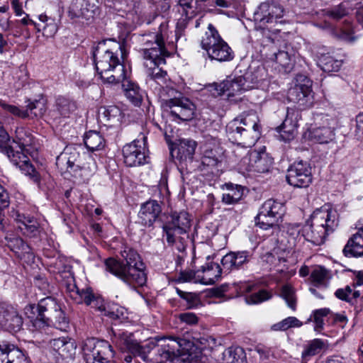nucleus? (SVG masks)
<instances>
[{
    "mask_svg": "<svg viewBox=\"0 0 363 363\" xmlns=\"http://www.w3.org/2000/svg\"><path fill=\"white\" fill-rule=\"evenodd\" d=\"M123 262L110 257L105 260L106 270L133 287L143 286L147 281L144 264L138 253L125 247L121 252Z\"/></svg>",
    "mask_w": 363,
    "mask_h": 363,
    "instance_id": "1",
    "label": "nucleus"
},
{
    "mask_svg": "<svg viewBox=\"0 0 363 363\" xmlns=\"http://www.w3.org/2000/svg\"><path fill=\"white\" fill-rule=\"evenodd\" d=\"M161 342L162 343L157 351L162 361L172 362L175 358L181 357L183 361L193 363L199 359L201 350L206 347L208 339L202 337H194V340H191L189 336H186L163 338Z\"/></svg>",
    "mask_w": 363,
    "mask_h": 363,
    "instance_id": "2",
    "label": "nucleus"
},
{
    "mask_svg": "<svg viewBox=\"0 0 363 363\" xmlns=\"http://www.w3.org/2000/svg\"><path fill=\"white\" fill-rule=\"evenodd\" d=\"M115 43L114 48H107L106 43H99L94 48L93 57L99 75L105 83L118 84L124 78V65L118 57L121 45Z\"/></svg>",
    "mask_w": 363,
    "mask_h": 363,
    "instance_id": "3",
    "label": "nucleus"
},
{
    "mask_svg": "<svg viewBox=\"0 0 363 363\" xmlns=\"http://www.w3.org/2000/svg\"><path fill=\"white\" fill-rule=\"evenodd\" d=\"M258 116L255 111L243 113L226 126L230 140L246 147L254 145L261 135Z\"/></svg>",
    "mask_w": 363,
    "mask_h": 363,
    "instance_id": "4",
    "label": "nucleus"
},
{
    "mask_svg": "<svg viewBox=\"0 0 363 363\" xmlns=\"http://www.w3.org/2000/svg\"><path fill=\"white\" fill-rule=\"evenodd\" d=\"M168 25L166 21H162L156 33L143 35L140 42L144 48L141 49L145 59L150 60L151 63L165 64V57L169 55L165 48V42L172 43L169 40Z\"/></svg>",
    "mask_w": 363,
    "mask_h": 363,
    "instance_id": "5",
    "label": "nucleus"
},
{
    "mask_svg": "<svg viewBox=\"0 0 363 363\" xmlns=\"http://www.w3.org/2000/svg\"><path fill=\"white\" fill-rule=\"evenodd\" d=\"M56 165L62 172L83 171L86 175L94 174L96 169L94 159L84 152L81 155L78 147L74 145L65 147L57 157Z\"/></svg>",
    "mask_w": 363,
    "mask_h": 363,
    "instance_id": "6",
    "label": "nucleus"
},
{
    "mask_svg": "<svg viewBox=\"0 0 363 363\" xmlns=\"http://www.w3.org/2000/svg\"><path fill=\"white\" fill-rule=\"evenodd\" d=\"M201 45L211 60L220 62H229L234 58V52L221 38L216 28L209 23L202 37Z\"/></svg>",
    "mask_w": 363,
    "mask_h": 363,
    "instance_id": "7",
    "label": "nucleus"
},
{
    "mask_svg": "<svg viewBox=\"0 0 363 363\" xmlns=\"http://www.w3.org/2000/svg\"><path fill=\"white\" fill-rule=\"evenodd\" d=\"M83 350L86 363H115V351L106 340L87 339Z\"/></svg>",
    "mask_w": 363,
    "mask_h": 363,
    "instance_id": "8",
    "label": "nucleus"
},
{
    "mask_svg": "<svg viewBox=\"0 0 363 363\" xmlns=\"http://www.w3.org/2000/svg\"><path fill=\"white\" fill-rule=\"evenodd\" d=\"M233 153L238 160L240 159V162L246 163L248 161V164L245 168L248 172H267L273 163V159L264 151L250 152L246 148L238 146Z\"/></svg>",
    "mask_w": 363,
    "mask_h": 363,
    "instance_id": "9",
    "label": "nucleus"
},
{
    "mask_svg": "<svg viewBox=\"0 0 363 363\" xmlns=\"http://www.w3.org/2000/svg\"><path fill=\"white\" fill-rule=\"evenodd\" d=\"M169 95L172 96L162 102L163 107L170 112V114L182 121H189L193 118L195 113V105L182 93L177 92L173 89L169 91Z\"/></svg>",
    "mask_w": 363,
    "mask_h": 363,
    "instance_id": "10",
    "label": "nucleus"
},
{
    "mask_svg": "<svg viewBox=\"0 0 363 363\" xmlns=\"http://www.w3.org/2000/svg\"><path fill=\"white\" fill-rule=\"evenodd\" d=\"M284 9L274 2H262L254 12L255 28L264 30L268 24L282 23L280 20L284 16Z\"/></svg>",
    "mask_w": 363,
    "mask_h": 363,
    "instance_id": "11",
    "label": "nucleus"
},
{
    "mask_svg": "<svg viewBox=\"0 0 363 363\" xmlns=\"http://www.w3.org/2000/svg\"><path fill=\"white\" fill-rule=\"evenodd\" d=\"M284 215V206L272 199L266 201L255 217V224L262 229L269 228L277 230L278 222Z\"/></svg>",
    "mask_w": 363,
    "mask_h": 363,
    "instance_id": "12",
    "label": "nucleus"
},
{
    "mask_svg": "<svg viewBox=\"0 0 363 363\" xmlns=\"http://www.w3.org/2000/svg\"><path fill=\"white\" fill-rule=\"evenodd\" d=\"M147 134L140 133L132 143L123 147L125 164L128 167H135L147 162Z\"/></svg>",
    "mask_w": 363,
    "mask_h": 363,
    "instance_id": "13",
    "label": "nucleus"
},
{
    "mask_svg": "<svg viewBox=\"0 0 363 363\" xmlns=\"http://www.w3.org/2000/svg\"><path fill=\"white\" fill-rule=\"evenodd\" d=\"M311 86L310 79L303 75L298 76L296 84L288 91V99L303 108L311 107L313 99Z\"/></svg>",
    "mask_w": 363,
    "mask_h": 363,
    "instance_id": "14",
    "label": "nucleus"
},
{
    "mask_svg": "<svg viewBox=\"0 0 363 363\" xmlns=\"http://www.w3.org/2000/svg\"><path fill=\"white\" fill-rule=\"evenodd\" d=\"M286 181L294 187H308L312 182L311 167L303 160L294 162L287 170Z\"/></svg>",
    "mask_w": 363,
    "mask_h": 363,
    "instance_id": "15",
    "label": "nucleus"
},
{
    "mask_svg": "<svg viewBox=\"0 0 363 363\" xmlns=\"http://www.w3.org/2000/svg\"><path fill=\"white\" fill-rule=\"evenodd\" d=\"M309 221L315 228L325 230L328 235L333 233L338 225L336 211L326 208L314 211Z\"/></svg>",
    "mask_w": 363,
    "mask_h": 363,
    "instance_id": "16",
    "label": "nucleus"
},
{
    "mask_svg": "<svg viewBox=\"0 0 363 363\" xmlns=\"http://www.w3.org/2000/svg\"><path fill=\"white\" fill-rule=\"evenodd\" d=\"M23 318L11 305L0 303V325L11 333H16L23 327Z\"/></svg>",
    "mask_w": 363,
    "mask_h": 363,
    "instance_id": "17",
    "label": "nucleus"
},
{
    "mask_svg": "<svg viewBox=\"0 0 363 363\" xmlns=\"http://www.w3.org/2000/svg\"><path fill=\"white\" fill-rule=\"evenodd\" d=\"M67 290L70 293L72 298H77V297H74V295L79 296V303L84 302L87 306H91L99 311H105L103 298L100 296L95 294L91 287L80 289L74 284H69L67 285Z\"/></svg>",
    "mask_w": 363,
    "mask_h": 363,
    "instance_id": "18",
    "label": "nucleus"
},
{
    "mask_svg": "<svg viewBox=\"0 0 363 363\" xmlns=\"http://www.w3.org/2000/svg\"><path fill=\"white\" fill-rule=\"evenodd\" d=\"M0 106L14 116L21 118L30 117H41L45 112V106L43 101L35 100L28 101L26 110H21L18 107L9 105L0 100Z\"/></svg>",
    "mask_w": 363,
    "mask_h": 363,
    "instance_id": "19",
    "label": "nucleus"
},
{
    "mask_svg": "<svg viewBox=\"0 0 363 363\" xmlns=\"http://www.w3.org/2000/svg\"><path fill=\"white\" fill-rule=\"evenodd\" d=\"M162 213V207L156 200H149L143 203L138 212V223L145 227H151L158 220Z\"/></svg>",
    "mask_w": 363,
    "mask_h": 363,
    "instance_id": "20",
    "label": "nucleus"
},
{
    "mask_svg": "<svg viewBox=\"0 0 363 363\" xmlns=\"http://www.w3.org/2000/svg\"><path fill=\"white\" fill-rule=\"evenodd\" d=\"M96 6L89 0H72L68 9L71 18H82L89 21L94 18Z\"/></svg>",
    "mask_w": 363,
    "mask_h": 363,
    "instance_id": "21",
    "label": "nucleus"
},
{
    "mask_svg": "<svg viewBox=\"0 0 363 363\" xmlns=\"http://www.w3.org/2000/svg\"><path fill=\"white\" fill-rule=\"evenodd\" d=\"M298 111L293 108H287L286 118L282 124L277 128L281 138L284 141L292 140L296 134L298 128Z\"/></svg>",
    "mask_w": 363,
    "mask_h": 363,
    "instance_id": "22",
    "label": "nucleus"
},
{
    "mask_svg": "<svg viewBox=\"0 0 363 363\" xmlns=\"http://www.w3.org/2000/svg\"><path fill=\"white\" fill-rule=\"evenodd\" d=\"M0 363H28L23 352L13 344L0 342Z\"/></svg>",
    "mask_w": 363,
    "mask_h": 363,
    "instance_id": "23",
    "label": "nucleus"
},
{
    "mask_svg": "<svg viewBox=\"0 0 363 363\" xmlns=\"http://www.w3.org/2000/svg\"><path fill=\"white\" fill-rule=\"evenodd\" d=\"M330 125L331 120L327 117H323L321 123L311 130V138L321 144L333 141L335 138V130Z\"/></svg>",
    "mask_w": 363,
    "mask_h": 363,
    "instance_id": "24",
    "label": "nucleus"
},
{
    "mask_svg": "<svg viewBox=\"0 0 363 363\" xmlns=\"http://www.w3.org/2000/svg\"><path fill=\"white\" fill-rule=\"evenodd\" d=\"M197 143L192 139H180L174 148H171V154L180 162H192Z\"/></svg>",
    "mask_w": 363,
    "mask_h": 363,
    "instance_id": "25",
    "label": "nucleus"
},
{
    "mask_svg": "<svg viewBox=\"0 0 363 363\" xmlns=\"http://www.w3.org/2000/svg\"><path fill=\"white\" fill-rule=\"evenodd\" d=\"M170 220L164 224L167 225L169 236L172 235V230H177L178 233L188 232L191 226V218L186 211L174 212L170 216Z\"/></svg>",
    "mask_w": 363,
    "mask_h": 363,
    "instance_id": "26",
    "label": "nucleus"
},
{
    "mask_svg": "<svg viewBox=\"0 0 363 363\" xmlns=\"http://www.w3.org/2000/svg\"><path fill=\"white\" fill-rule=\"evenodd\" d=\"M120 82L122 83V88L127 99L135 106H140L143 100L144 91L139 85L128 79L125 73L124 78Z\"/></svg>",
    "mask_w": 363,
    "mask_h": 363,
    "instance_id": "27",
    "label": "nucleus"
},
{
    "mask_svg": "<svg viewBox=\"0 0 363 363\" xmlns=\"http://www.w3.org/2000/svg\"><path fill=\"white\" fill-rule=\"evenodd\" d=\"M342 252L347 257L363 256V225L348 240Z\"/></svg>",
    "mask_w": 363,
    "mask_h": 363,
    "instance_id": "28",
    "label": "nucleus"
},
{
    "mask_svg": "<svg viewBox=\"0 0 363 363\" xmlns=\"http://www.w3.org/2000/svg\"><path fill=\"white\" fill-rule=\"evenodd\" d=\"M250 257V253L247 251L230 252L223 256L221 264L223 269L227 271L238 269L249 262Z\"/></svg>",
    "mask_w": 363,
    "mask_h": 363,
    "instance_id": "29",
    "label": "nucleus"
},
{
    "mask_svg": "<svg viewBox=\"0 0 363 363\" xmlns=\"http://www.w3.org/2000/svg\"><path fill=\"white\" fill-rule=\"evenodd\" d=\"M99 118L105 126L113 127L121 122L122 111L116 106H103L99 110Z\"/></svg>",
    "mask_w": 363,
    "mask_h": 363,
    "instance_id": "30",
    "label": "nucleus"
},
{
    "mask_svg": "<svg viewBox=\"0 0 363 363\" xmlns=\"http://www.w3.org/2000/svg\"><path fill=\"white\" fill-rule=\"evenodd\" d=\"M301 235L306 240L315 245H320L325 241L328 234L326 230L315 227L313 223L308 220L301 229Z\"/></svg>",
    "mask_w": 363,
    "mask_h": 363,
    "instance_id": "31",
    "label": "nucleus"
},
{
    "mask_svg": "<svg viewBox=\"0 0 363 363\" xmlns=\"http://www.w3.org/2000/svg\"><path fill=\"white\" fill-rule=\"evenodd\" d=\"M13 216L14 220L19 224L18 228L24 235L27 236L35 235L38 228V223L33 217L25 216L18 211L15 212Z\"/></svg>",
    "mask_w": 363,
    "mask_h": 363,
    "instance_id": "32",
    "label": "nucleus"
},
{
    "mask_svg": "<svg viewBox=\"0 0 363 363\" xmlns=\"http://www.w3.org/2000/svg\"><path fill=\"white\" fill-rule=\"evenodd\" d=\"M245 77H238L234 79H226L222 82L216 88L219 94L227 93L228 96H234L242 90H247L249 86H245Z\"/></svg>",
    "mask_w": 363,
    "mask_h": 363,
    "instance_id": "33",
    "label": "nucleus"
},
{
    "mask_svg": "<svg viewBox=\"0 0 363 363\" xmlns=\"http://www.w3.org/2000/svg\"><path fill=\"white\" fill-rule=\"evenodd\" d=\"M7 245L13 251L18 258L24 259L26 257L30 259L33 257L30 252V247L27 245L22 238L15 236H6Z\"/></svg>",
    "mask_w": 363,
    "mask_h": 363,
    "instance_id": "34",
    "label": "nucleus"
},
{
    "mask_svg": "<svg viewBox=\"0 0 363 363\" xmlns=\"http://www.w3.org/2000/svg\"><path fill=\"white\" fill-rule=\"evenodd\" d=\"M199 283L205 285L213 284L221 277L222 269L216 262H210L206 267H202Z\"/></svg>",
    "mask_w": 363,
    "mask_h": 363,
    "instance_id": "35",
    "label": "nucleus"
},
{
    "mask_svg": "<svg viewBox=\"0 0 363 363\" xmlns=\"http://www.w3.org/2000/svg\"><path fill=\"white\" fill-rule=\"evenodd\" d=\"M77 109V102L71 98L58 96L55 102V111L63 118H69Z\"/></svg>",
    "mask_w": 363,
    "mask_h": 363,
    "instance_id": "36",
    "label": "nucleus"
},
{
    "mask_svg": "<svg viewBox=\"0 0 363 363\" xmlns=\"http://www.w3.org/2000/svg\"><path fill=\"white\" fill-rule=\"evenodd\" d=\"M118 346L122 351H128L134 356H140L143 359L146 358L144 348L130 337L123 333L120 335Z\"/></svg>",
    "mask_w": 363,
    "mask_h": 363,
    "instance_id": "37",
    "label": "nucleus"
},
{
    "mask_svg": "<svg viewBox=\"0 0 363 363\" xmlns=\"http://www.w3.org/2000/svg\"><path fill=\"white\" fill-rule=\"evenodd\" d=\"M38 18L41 22L40 23L30 21L37 31H43V35L46 38L53 37L57 31V26L54 20L44 14H40Z\"/></svg>",
    "mask_w": 363,
    "mask_h": 363,
    "instance_id": "38",
    "label": "nucleus"
},
{
    "mask_svg": "<svg viewBox=\"0 0 363 363\" xmlns=\"http://www.w3.org/2000/svg\"><path fill=\"white\" fill-rule=\"evenodd\" d=\"M5 147H0V150L5 152L11 162L16 166L20 167L21 164L28 162V156L24 153V150L18 149L13 145H9L8 143Z\"/></svg>",
    "mask_w": 363,
    "mask_h": 363,
    "instance_id": "39",
    "label": "nucleus"
},
{
    "mask_svg": "<svg viewBox=\"0 0 363 363\" xmlns=\"http://www.w3.org/2000/svg\"><path fill=\"white\" fill-rule=\"evenodd\" d=\"M60 306L57 301L50 296L41 299L38 304L39 315H43L49 320Z\"/></svg>",
    "mask_w": 363,
    "mask_h": 363,
    "instance_id": "40",
    "label": "nucleus"
},
{
    "mask_svg": "<svg viewBox=\"0 0 363 363\" xmlns=\"http://www.w3.org/2000/svg\"><path fill=\"white\" fill-rule=\"evenodd\" d=\"M84 142L87 149L92 152L101 150L105 145L104 138L95 130H89L86 133Z\"/></svg>",
    "mask_w": 363,
    "mask_h": 363,
    "instance_id": "41",
    "label": "nucleus"
},
{
    "mask_svg": "<svg viewBox=\"0 0 363 363\" xmlns=\"http://www.w3.org/2000/svg\"><path fill=\"white\" fill-rule=\"evenodd\" d=\"M154 67H150L147 70V78L149 81H152L163 87L167 85L169 81L167 72L160 67L161 64L152 63Z\"/></svg>",
    "mask_w": 363,
    "mask_h": 363,
    "instance_id": "42",
    "label": "nucleus"
},
{
    "mask_svg": "<svg viewBox=\"0 0 363 363\" xmlns=\"http://www.w3.org/2000/svg\"><path fill=\"white\" fill-rule=\"evenodd\" d=\"M318 63L325 72H337L342 65V61L335 59L330 53L322 54L319 57Z\"/></svg>",
    "mask_w": 363,
    "mask_h": 363,
    "instance_id": "43",
    "label": "nucleus"
},
{
    "mask_svg": "<svg viewBox=\"0 0 363 363\" xmlns=\"http://www.w3.org/2000/svg\"><path fill=\"white\" fill-rule=\"evenodd\" d=\"M324 346V342L320 339H314L311 341L302 352L301 363H307L310 357L320 352Z\"/></svg>",
    "mask_w": 363,
    "mask_h": 363,
    "instance_id": "44",
    "label": "nucleus"
},
{
    "mask_svg": "<svg viewBox=\"0 0 363 363\" xmlns=\"http://www.w3.org/2000/svg\"><path fill=\"white\" fill-rule=\"evenodd\" d=\"M311 279L315 286H325V282L330 279V272L322 266H315L311 272Z\"/></svg>",
    "mask_w": 363,
    "mask_h": 363,
    "instance_id": "45",
    "label": "nucleus"
},
{
    "mask_svg": "<svg viewBox=\"0 0 363 363\" xmlns=\"http://www.w3.org/2000/svg\"><path fill=\"white\" fill-rule=\"evenodd\" d=\"M16 139L13 140V145L24 150L26 147L32 145L33 138L23 128H18L16 130Z\"/></svg>",
    "mask_w": 363,
    "mask_h": 363,
    "instance_id": "46",
    "label": "nucleus"
},
{
    "mask_svg": "<svg viewBox=\"0 0 363 363\" xmlns=\"http://www.w3.org/2000/svg\"><path fill=\"white\" fill-rule=\"evenodd\" d=\"M219 162V155L216 149L211 148L207 145L204 147L201 163L207 167H216Z\"/></svg>",
    "mask_w": 363,
    "mask_h": 363,
    "instance_id": "47",
    "label": "nucleus"
},
{
    "mask_svg": "<svg viewBox=\"0 0 363 363\" xmlns=\"http://www.w3.org/2000/svg\"><path fill=\"white\" fill-rule=\"evenodd\" d=\"M48 320H50V325L60 330L66 331L69 328V321L61 308Z\"/></svg>",
    "mask_w": 363,
    "mask_h": 363,
    "instance_id": "48",
    "label": "nucleus"
},
{
    "mask_svg": "<svg viewBox=\"0 0 363 363\" xmlns=\"http://www.w3.org/2000/svg\"><path fill=\"white\" fill-rule=\"evenodd\" d=\"M303 323L296 317H288L281 321L272 325V328L274 330L285 331L291 328H300Z\"/></svg>",
    "mask_w": 363,
    "mask_h": 363,
    "instance_id": "49",
    "label": "nucleus"
},
{
    "mask_svg": "<svg viewBox=\"0 0 363 363\" xmlns=\"http://www.w3.org/2000/svg\"><path fill=\"white\" fill-rule=\"evenodd\" d=\"M330 311L329 308H324L315 310L313 312V321L315 323L314 330L316 332H320L323 328V318L329 315Z\"/></svg>",
    "mask_w": 363,
    "mask_h": 363,
    "instance_id": "50",
    "label": "nucleus"
},
{
    "mask_svg": "<svg viewBox=\"0 0 363 363\" xmlns=\"http://www.w3.org/2000/svg\"><path fill=\"white\" fill-rule=\"evenodd\" d=\"M281 296L287 303L288 306L295 311L296 300L294 289L289 285H284L281 289Z\"/></svg>",
    "mask_w": 363,
    "mask_h": 363,
    "instance_id": "51",
    "label": "nucleus"
},
{
    "mask_svg": "<svg viewBox=\"0 0 363 363\" xmlns=\"http://www.w3.org/2000/svg\"><path fill=\"white\" fill-rule=\"evenodd\" d=\"M76 348L74 342L69 340L60 350L59 355L64 359H73L76 354Z\"/></svg>",
    "mask_w": 363,
    "mask_h": 363,
    "instance_id": "52",
    "label": "nucleus"
},
{
    "mask_svg": "<svg viewBox=\"0 0 363 363\" xmlns=\"http://www.w3.org/2000/svg\"><path fill=\"white\" fill-rule=\"evenodd\" d=\"M274 57L276 62L284 68L286 69H291L293 65L292 59L288 52L280 50L277 53L274 54Z\"/></svg>",
    "mask_w": 363,
    "mask_h": 363,
    "instance_id": "53",
    "label": "nucleus"
},
{
    "mask_svg": "<svg viewBox=\"0 0 363 363\" xmlns=\"http://www.w3.org/2000/svg\"><path fill=\"white\" fill-rule=\"evenodd\" d=\"M242 349L237 347L235 349L228 348L223 352V363H235L240 357V353H242Z\"/></svg>",
    "mask_w": 363,
    "mask_h": 363,
    "instance_id": "54",
    "label": "nucleus"
},
{
    "mask_svg": "<svg viewBox=\"0 0 363 363\" xmlns=\"http://www.w3.org/2000/svg\"><path fill=\"white\" fill-rule=\"evenodd\" d=\"M272 294L267 290L262 289L248 296L246 300L248 303H259L262 301L270 299Z\"/></svg>",
    "mask_w": 363,
    "mask_h": 363,
    "instance_id": "55",
    "label": "nucleus"
},
{
    "mask_svg": "<svg viewBox=\"0 0 363 363\" xmlns=\"http://www.w3.org/2000/svg\"><path fill=\"white\" fill-rule=\"evenodd\" d=\"M323 13L324 16L334 21H338L347 14L345 9L342 5H339L338 6L331 9L325 10L323 11Z\"/></svg>",
    "mask_w": 363,
    "mask_h": 363,
    "instance_id": "56",
    "label": "nucleus"
},
{
    "mask_svg": "<svg viewBox=\"0 0 363 363\" xmlns=\"http://www.w3.org/2000/svg\"><path fill=\"white\" fill-rule=\"evenodd\" d=\"M200 277L201 272L199 270L196 272L192 270L184 271L179 274L177 281L179 282L194 281L199 283Z\"/></svg>",
    "mask_w": 363,
    "mask_h": 363,
    "instance_id": "57",
    "label": "nucleus"
},
{
    "mask_svg": "<svg viewBox=\"0 0 363 363\" xmlns=\"http://www.w3.org/2000/svg\"><path fill=\"white\" fill-rule=\"evenodd\" d=\"M33 330L42 331L50 325V320L43 315H39V313L34 319L30 320Z\"/></svg>",
    "mask_w": 363,
    "mask_h": 363,
    "instance_id": "58",
    "label": "nucleus"
},
{
    "mask_svg": "<svg viewBox=\"0 0 363 363\" xmlns=\"http://www.w3.org/2000/svg\"><path fill=\"white\" fill-rule=\"evenodd\" d=\"M10 203L9 195L7 191L4 188V192H0V230L4 229V215L2 213L4 208L9 206Z\"/></svg>",
    "mask_w": 363,
    "mask_h": 363,
    "instance_id": "59",
    "label": "nucleus"
},
{
    "mask_svg": "<svg viewBox=\"0 0 363 363\" xmlns=\"http://www.w3.org/2000/svg\"><path fill=\"white\" fill-rule=\"evenodd\" d=\"M254 285L250 282L240 281L231 285L233 290L236 291L238 296L243 295L252 291Z\"/></svg>",
    "mask_w": 363,
    "mask_h": 363,
    "instance_id": "60",
    "label": "nucleus"
},
{
    "mask_svg": "<svg viewBox=\"0 0 363 363\" xmlns=\"http://www.w3.org/2000/svg\"><path fill=\"white\" fill-rule=\"evenodd\" d=\"M19 169L22 172H23L25 174L29 175L34 182H38L39 181V178L37 174V172H36L34 167L30 162L29 160H28V162H23V164H21Z\"/></svg>",
    "mask_w": 363,
    "mask_h": 363,
    "instance_id": "61",
    "label": "nucleus"
},
{
    "mask_svg": "<svg viewBox=\"0 0 363 363\" xmlns=\"http://www.w3.org/2000/svg\"><path fill=\"white\" fill-rule=\"evenodd\" d=\"M177 292L181 298L186 300L189 308H194L197 306L199 300L195 294L184 292L179 289H177Z\"/></svg>",
    "mask_w": 363,
    "mask_h": 363,
    "instance_id": "62",
    "label": "nucleus"
},
{
    "mask_svg": "<svg viewBox=\"0 0 363 363\" xmlns=\"http://www.w3.org/2000/svg\"><path fill=\"white\" fill-rule=\"evenodd\" d=\"M352 289L350 286H347L344 289H338L335 293V296L342 301H345L347 302L351 303L352 304H354L352 300L349 298V296L352 294Z\"/></svg>",
    "mask_w": 363,
    "mask_h": 363,
    "instance_id": "63",
    "label": "nucleus"
},
{
    "mask_svg": "<svg viewBox=\"0 0 363 363\" xmlns=\"http://www.w3.org/2000/svg\"><path fill=\"white\" fill-rule=\"evenodd\" d=\"M227 191H228L233 197H234V201H237L238 202L241 199L243 195V189L241 186L233 184H227Z\"/></svg>",
    "mask_w": 363,
    "mask_h": 363,
    "instance_id": "64",
    "label": "nucleus"
}]
</instances>
